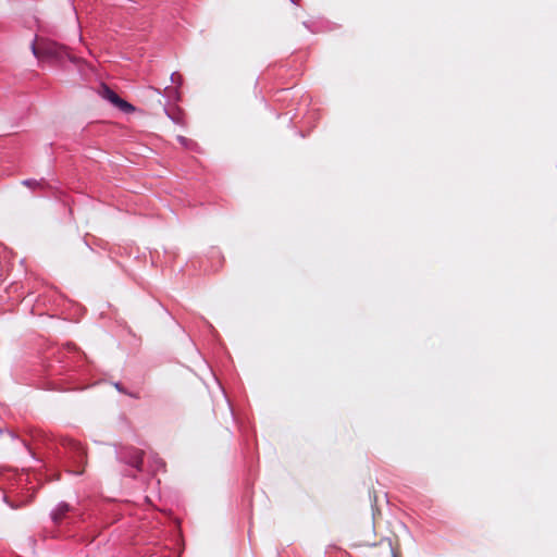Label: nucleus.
I'll return each mask as SVG.
<instances>
[{
  "label": "nucleus",
  "mask_w": 557,
  "mask_h": 557,
  "mask_svg": "<svg viewBox=\"0 0 557 557\" xmlns=\"http://www.w3.org/2000/svg\"><path fill=\"white\" fill-rule=\"evenodd\" d=\"M293 2H295V0H292Z\"/></svg>",
  "instance_id": "9b49d317"
},
{
  "label": "nucleus",
  "mask_w": 557,
  "mask_h": 557,
  "mask_svg": "<svg viewBox=\"0 0 557 557\" xmlns=\"http://www.w3.org/2000/svg\"><path fill=\"white\" fill-rule=\"evenodd\" d=\"M156 465H157L158 468H160V467H163L164 463H163V461L161 459L157 458L156 459Z\"/></svg>",
  "instance_id": "1a4fd4ad"
},
{
  "label": "nucleus",
  "mask_w": 557,
  "mask_h": 557,
  "mask_svg": "<svg viewBox=\"0 0 557 557\" xmlns=\"http://www.w3.org/2000/svg\"><path fill=\"white\" fill-rule=\"evenodd\" d=\"M63 446L67 450L70 458L74 461V463L76 466H79L81 463H83L84 457H85V450H84L83 446L81 445V443H78L77 441H75L73 438H65L63 441ZM69 472H71L75 475H78V474H82L83 471L78 467H76V468H70Z\"/></svg>",
  "instance_id": "f03ea898"
},
{
  "label": "nucleus",
  "mask_w": 557,
  "mask_h": 557,
  "mask_svg": "<svg viewBox=\"0 0 557 557\" xmlns=\"http://www.w3.org/2000/svg\"><path fill=\"white\" fill-rule=\"evenodd\" d=\"M33 54L38 59H55L61 60L64 57H67L72 61H75L69 53V49L65 46L59 45L57 42L45 41L39 42L38 45L32 44Z\"/></svg>",
  "instance_id": "f257e3e1"
},
{
  "label": "nucleus",
  "mask_w": 557,
  "mask_h": 557,
  "mask_svg": "<svg viewBox=\"0 0 557 557\" xmlns=\"http://www.w3.org/2000/svg\"><path fill=\"white\" fill-rule=\"evenodd\" d=\"M115 387H116L117 389H121L120 384H115Z\"/></svg>",
  "instance_id": "9d476101"
},
{
  "label": "nucleus",
  "mask_w": 557,
  "mask_h": 557,
  "mask_svg": "<svg viewBox=\"0 0 557 557\" xmlns=\"http://www.w3.org/2000/svg\"><path fill=\"white\" fill-rule=\"evenodd\" d=\"M181 76L177 73H172L171 79L173 83H177Z\"/></svg>",
  "instance_id": "0eeeda50"
},
{
  "label": "nucleus",
  "mask_w": 557,
  "mask_h": 557,
  "mask_svg": "<svg viewBox=\"0 0 557 557\" xmlns=\"http://www.w3.org/2000/svg\"><path fill=\"white\" fill-rule=\"evenodd\" d=\"M177 140H178L183 146H185V147H188V145H189V143H190V140H189V139H187V138H185V137H183V136H178V137H177Z\"/></svg>",
  "instance_id": "423d86ee"
},
{
  "label": "nucleus",
  "mask_w": 557,
  "mask_h": 557,
  "mask_svg": "<svg viewBox=\"0 0 557 557\" xmlns=\"http://www.w3.org/2000/svg\"><path fill=\"white\" fill-rule=\"evenodd\" d=\"M69 511V505L67 504H59L57 508L52 511V519L55 523H58L61 518Z\"/></svg>",
  "instance_id": "39448f33"
},
{
  "label": "nucleus",
  "mask_w": 557,
  "mask_h": 557,
  "mask_svg": "<svg viewBox=\"0 0 557 557\" xmlns=\"http://www.w3.org/2000/svg\"><path fill=\"white\" fill-rule=\"evenodd\" d=\"M99 95L124 113H132L135 111V107L133 104L120 98L119 95L107 85H102L100 87Z\"/></svg>",
  "instance_id": "7ed1b4c3"
},
{
  "label": "nucleus",
  "mask_w": 557,
  "mask_h": 557,
  "mask_svg": "<svg viewBox=\"0 0 557 557\" xmlns=\"http://www.w3.org/2000/svg\"><path fill=\"white\" fill-rule=\"evenodd\" d=\"M127 462L137 469L138 471L141 470V462H143V453L137 449H131L128 451Z\"/></svg>",
  "instance_id": "20e7f679"
},
{
  "label": "nucleus",
  "mask_w": 557,
  "mask_h": 557,
  "mask_svg": "<svg viewBox=\"0 0 557 557\" xmlns=\"http://www.w3.org/2000/svg\"><path fill=\"white\" fill-rule=\"evenodd\" d=\"M24 185L26 186H33V185H37V182L36 181H30V180H26L23 182Z\"/></svg>",
  "instance_id": "6e6552de"
}]
</instances>
